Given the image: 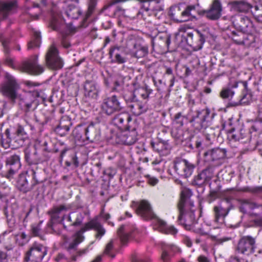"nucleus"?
<instances>
[{"label":"nucleus","instance_id":"f257e3e1","mask_svg":"<svg viewBox=\"0 0 262 262\" xmlns=\"http://www.w3.org/2000/svg\"><path fill=\"white\" fill-rule=\"evenodd\" d=\"M6 81L2 84L1 91L3 95L14 102L18 100V104L23 111L34 110L37 105L36 97L39 94L37 92H29L24 95H19L17 90L18 85L16 80L8 72L5 74Z\"/></svg>","mask_w":262,"mask_h":262},{"label":"nucleus","instance_id":"f03ea898","mask_svg":"<svg viewBox=\"0 0 262 262\" xmlns=\"http://www.w3.org/2000/svg\"><path fill=\"white\" fill-rule=\"evenodd\" d=\"M132 207L136 213L145 220H154V228L162 233L175 234L178 230L173 226H168L163 220L158 218L154 213L149 203L145 200L133 202Z\"/></svg>","mask_w":262,"mask_h":262},{"label":"nucleus","instance_id":"7ed1b4c3","mask_svg":"<svg viewBox=\"0 0 262 262\" xmlns=\"http://www.w3.org/2000/svg\"><path fill=\"white\" fill-rule=\"evenodd\" d=\"M94 230L97 231L95 237L100 240L105 234L106 230L98 220V216H95L88 222L84 224L79 230L76 231L72 235V241L67 247V251L72 253L77 249L78 246L85 239L84 233L87 231Z\"/></svg>","mask_w":262,"mask_h":262},{"label":"nucleus","instance_id":"20e7f679","mask_svg":"<svg viewBox=\"0 0 262 262\" xmlns=\"http://www.w3.org/2000/svg\"><path fill=\"white\" fill-rule=\"evenodd\" d=\"M1 136V143L5 149L11 146L15 148H19L25 145L29 140L28 134L21 125H18L16 128H7Z\"/></svg>","mask_w":262,"mask_h":262},{"label":"nucleus","instance_id":"39448f33","mask_svg":"<svg viewBox=\"0 0 262 262\" xmlns=\"http://www.w3.org/2000/svg\"><path fill=\"white\" fill-rule=\"evenodd\" d=\"M212 119V117L210 116V111L207 108L197 111L192 116L190 120V122L195 129L205 130L203 133L204 135L209 143L215 137L214 129L212 127H209Z\"/></svg>","mask_w":262,"mask_h":262},{"label":"nucleus","instance_id":"423d86ee","mask_svg":"<svg viewBox=\"0 0 262 262\" xmlns=\"http://www.w3.org/2000/svg\"><path fill=\"white\" fill-rule=\"evenodd\" d=\"M71 208V204H63L54 206L48 211V214L50 215V219L48 226L54 233L61 234L62 228L67 231L69 230L68 226L64 222L65 216H62V212L67 211Z\"/></svg>","mask_w":262,"mask_h":262},{"label":"nucleus","instance_id":"0eeeda50","mask_svg":"<svg viewBox=\"0 0 262 262\" xmlns=\"http://www.w3.org/2000/svg\"><path fill=\"white\" fill-rule=\"evenodd\" d=\"M223 128L228 133V137L230 143L232 142H239L242 143H246L251 141L252 139V131L247 132L244 128L243 124L236 122L233 125L231 119L223 124Z\"/></svg>","mask_w":262,"mask_h":262},{"label":"nucleus","instance_id":"6e6552de","mask_svg":"<svg viewBox=\"0 0 262 262\" xmlns=\"http://www.w3.org/2000/svg\"><path fill=\"white\" fill-rule=\"evenodd\" d=\"M25 160L30 166V172H39L41 170L38 165L47 162L50 159V156L47 154H39L37 146L35 145L32 148H26L24 150Z\"/></svg>","mask_w":262,"mask_h":262},{"label":"nucleus","instance_id":"1a4fd4ad","mask_svg":"<svg viewBox=\"0 0 262 262\" xmlns=\"http://www.w3.org/2000/svg\"><path fill=\"white\" fill-rule=\"evenodd\" d=\"M100 109L102 113L105 116H113L124 109L122 97L116 94L105 97L102 100Z\"/></svg>","mask_w":262,"mask_h":262},{"label":"nucleus","instance_id":"9d476101","mask_svg":"<svg viewBox=\"0 0 262 262\" xmlns=\"http://www.w3.org/2000/svg\"><path fill=\"white\" fill-rule=\"evenodd\" d=\"M30 176L28 172L21 173L19 174L17 182L16 187L24 193H27L33 190L35 186L43 182L39 176V172H30Z\"/></svg>","mask_w":262,"mask_h":262},{"label":"nucleus","instance_id":"9b49d317","mask_svg":"<svg viewBox=\"0 0 262 262\" xmlns=\"http://www.w3.org/2000/svg\"><path fill=\"white\" fill-rule=\"evenodd\" d=\"M192 194V191L190 189L181 187V225H183L186 230H191L193 228L191 223H186L184 219V214L189 213L194 207L193 201L191 200Z\"/></svg>","mask_w":262,"mask_h":262},{"label":"nucleus","instance_id":"f8f14e48","mask_svg":"<svg viewBox=\"0 0 262 262\" xmlns=\"http://www.w3.org/2000/svg\"><path fill=\"white\" fill-rule=\"evenodd\" d=\"M5 171L1 169L0 177L9 180L13 179L21 167L20 155L15 154L8 157L5 160Z\"/></svg>","mask_w":262,"mask_h":262},{"label":"nucleus","instance_id":"ddd939ff","mask_svg":"<svg viewBox=\"0 0 262 262\" xmlns=\"http://www.w3.org/2000/svg\"><path fill=\"white\" fill-rule=\"evenodd\" d=\"M111 122L121 131L133 130L135 125L132 117L127 111H121L112 116Z\"/></svg>","mask_w":262,"mask_h":262},{"label":"nucleus","instance_id":"4468645a","mask_svg":"<svg viewBox=\"0 0 262 262\" xmlns=\"http://www.w3.org/2000/svg\"><path fill=\"white\" fill-rule=\"evenodd\" d=\"M233 207L230 199H223L218 205L213 207L214 222L220 226L223 225L225 223V217L228 215L230 210L233 208Z\"/></svg>","mask_w":262,"mask_h":262},{"label":"nucleus","instance_id":"2eb2a0df","mask_svg":"<svg viewBox=\"0 0 262 262\" xmlns=\"http://www.w3.org/2000/svg\"><path fill=\"white\" fill-rule=\"evenodd\" d=\"M47 252L48 249L46 246L35 242L26 252L24 260L26 262H41Z\"/></svg>","mask_w":262,"mask_h":262},{"label":"nucleus","instance_id":"dca6fc26","mask_svg":"<svg viewBox=\"0 0 262 262\" xmlns=\"http://www.w3.org/2000/svg\"><path fill=\"white\" fill-rule=\"evenodd\" d=\"M230 19L233 25L237 30L250 34H253L255 32V28L251 20L248 16L236 14L232 16Z\"/></svg>","mask_w":262,"mask_h":262},{"label":"nucleus","instance_id":"f3484780","mask_svg":"<svg viewBox=\"0 0 262 262\" xmlns=\"http://www.w3.org/2000/svg\"><path fill=\"white\" fill-rule=\"evenodd\" d=\"M47 67L52 70H58L63 66V61L59 56V52L54 44L49 48L45 56Z\"/></svg>","mask_w":262,"mask_h":262},{"label":"nucleus","instance_id":"a211bd4d","mask_svg":"<svg viewBox=\"0 0 262 262\" xmlns=\"http://www.w3.org/2000/svg\"><path fill=\"white\" fill-rule=\"evenodd\" d=\"M255 249V238L251 236H244L239 240L236 250L238 253L249 256L254 253Z\"/></svg>","mask_w":262,"mask_h":262},{"label":"nucleus","instance_id":"6ab92c4d","mask_svg":"<svg viewBox=\"0 0 262 262\" xmlns=\"http://www.w3.org/2000/svg\"><path fill=\"white\" fill-rule=\"evenodd\" d=\"M230 37L237 45H244L247 47H254L255 37L253 34H250L242 31H232Z\"/></svg>","mask_w":262,"mask_h":262},{"label":"nucleus","instance_id":"aec40b11","mask_svg":"<svg viewBox=\"0 0 262 262\" xmlns=\"http://www.w3.org/2000/svg\"><path fill=\"white\" fill-rule=\"evenodd\" d=\"M38 56L34 55L21 63L22 70L31 74L39 75L44 71V68L38 64Z\"/></svg>","mask_w":262,"mask_h":262},{"label":"nucleus","instance_id":"412c9836","mask_svg":"<svg viewBox=\"0 0 262 262\" xmlns=\"http://www.w3.org/2000/svg\"><path fill=\"white\" fill-rule=\"evenodd\" d=\"M241 212L251 216H258L262 214V205L258 204L249 200L241 201L239 206Z\"/></svg>","mask_w":262,"mask_h":262},{"label":"nucleus","instance_id":"4be33fe9","mask_svg":"<svg viewBox=\"0 0 262 262\" xmlns=\"http://www.w3.org/2000/svg\"><path fill=\"white\" fill-rule=\"evenodd\" d=\"M109 58L112 63L123 64L127 60L125 49L121 46H114L110 48Z\"/></svg>","mask_w":262,"mask_h":262},{"label":"nucleus","instance_id":"5701e85b","mask_svg":"<svg viewBox=\"0 0 262 262\" xmlns=\"http://www.w3.org/2000/svg\"><path fill=\"white\" fill-rule=\"evenodd\" d=\"M223 11L222 5L219 0H214L210 6V9L203 10L199 13L200 15H206V17L212 20H215L220 18Z\"/></svg>","mask_w":262,"mask_h":262},{"label":"nucleus","instance_id":"b1692460","mask_svg":"<svg viewBox=\"0 0 262 262\" xmlns=\"http://www.w3.org/2000/svg\"><path fill=\"white\" fill-rule=\"evenodd\" d=\"M86 213L85 212L72 211L68 215L62 214L65 216V220L69 227H77L81 226L83 223Z\"/></svg>","mask_w":262,"mask_h":262},{"label":"nucleus","instance_id":"393cba45","mask_svg":"<svg viewBox=\"0 0 262 262\" xmlns=\"http://www.w3.org/2000/svg\"><path fill=\"white\" fill-rule=\"evenodd\" d=\"M84 95L86 98L96 100L100 90L98 84L93 81L86 80L83 85Z\"/></svg>","mask_w":262,"mask_h":262},{"label":"nucleus","instance_id":"a878e982","mask_svg":"<svg viewBox=\"0 0 262 262\" xmlns=\"http://www.w3.org/2000/svg\"><path fill=\"white\" fill-rule=\"evenodd\" d=\"M157 138L158 141L154 142L151 141L150 142V145L153 149L161 156L168 155L170 152L171 148L168 140L162 139L159 137H158Z\"/></svg>","mask_w":262,"mask_h":262},{"label":"nucleus","instance_id":"bb28decb","mask_svg":"<svg viewBox=\"0 0 262 262\" xmlns=\"http://www.w3.org/2000/svg\"><path fill=\"white\" fill-rule=\"evenodd\" d=\"M61 3H67L68 2H74L77 4L79 3V0H60ZM98 0H88V10L83 17L80 26L85 28L88 26V19L95 12L97 5Z\"/></svg>","mask_w":262,"mask_h":262},{"label":"nucleus","instance_id":"cd10ccee","mask_svg":"<svg viewBox=\"0 0 262 262\" xmlns=\"http://www.w3.org/2000/svg\"><path fill=\"white\" fill-rule=\"evenodd\" d=\"M227 150L225 148H214L209 150L204 154L205 161L213 162L224 159L226 156Z\"/></svg>","mask_w":262,"mask_h":262},{"label":"nucleus","instance_id":"c85d7f7f","mask_svg":"<svg viewBox=\"0 0 262 262\" xmlns=\"http://www.w3.org/2000/svg\"><path fill=\"white\" fill-rule=\"evenodd\" d=\"M193 34L191 29L186 30L181 27V43H185L188 46L192 47L193 50L195 51L202 49L204 41L201 42L198 46H193Z\"/></svg>","mask_w":262,"mask_h":262},{"label":"nucleus","instance_id":"c756f323","mask_svg":"<svg viewBox=\"0 0 262 262\" xmlns=\"http://www.w3.org/2000/svg\"><path fill=\"white\" fill-rule=\"evenodd\" d=\"M128 107L130 112L136 116L146 113L148 110L147 101H140L138 98L133 103L128 104Z\"/></svg>","mask_w":262,"mask_h":262},{"label":"nucleus","instance_id":"7c9ffc66","mask_svg":"<svg viewBox=\"0 0 262 262\" xmlns=\"http://www.w3.org/2000/svg\"><path fill=\"white\" fill-rule=\"evenodd\" d=\"M86 140L90 142H97L101 139V133L99 128L95 127L93 122H91L86 127Z\"/></svg>","mask_w":262,"mask_h":262},{"label":"nucleus","instance_id":"2f4dec72","mask_svg":"<svg viewBox=\"0 0 262 262\" xmlns=\"http://www.w3.org/2000/svg\"><path fill=\"white\" fill-rule=\"evenodd\" d=\"M180 158L176 157L169 166L168 172L172 179L177 184H180L179 167Z\"/></svg>","mask_w":262,"mask_h":262},{"label":"nucleus","instance_id":"473e14b6","mask_svg":"<svg viewBox=\"0 0 262 262\" xmlns=\"http://www.w3.org/2000/svg\"><path fill=\"white\" fill-rule=\"evenodd\" d=\"M162 253L161 260L163 262H168L171 257L178 251V249L173 245L162 243L161 246Z\"/></svg>","mask_w":262,"mask_h":262},{"label":"nucleus","instance_id":"72a5a7b5","mask_svg":"<svg viewBox=\"0 0 262 262\" xmlns=\"http://www.w3.org/2000/svg\"><path fill=\"white\" fill-rule=\"evenodd\" d=\"M180 112L177 113L174 117V119L172 122V128L171 134L172 137L175 139L177 144L180 143Z\"/></svg>","mask_w":262,"mask_h":262},{"label":"nucleus","instance_id":"f704fd0d","mask_svg":"<svg viewBox=\"0 0 262 262\" xmlns=\"http://www.w3.org/2000/svg\"><path fill=\"white\" fill-rule=\"evenodd\" d=\"M136 231V229L134 228L131 231H129L127 229V227L122 225L118 229L117 233L120 237L122 243L125 245L129 238L133 237Z\"/></svg>","mask_w":262,"mask_h":262},{"label":"nucleus","instance_id":"c9c22d12","mask_svg":"<svg viewBox=\"0 0 262 262\" xmlns=\"http://www.w3.org/2000/svg\"><path fill=\"white\" fill-rule=\"evenodd\" d=\"M71 125L72 122L70 120L62 119L59 124L55 128L54 131L59 136H64L69 132Z\"/></svg>","mask_w":262,"mask_h":262},{"label":"nucleus","instance_id":"e433bc0d","mask_svg":"<svg viewBox=\"0 0 262 262\" xmlns=\"http://www.w3.org/2000/svg\"><path fill=\"white\" fill-rule=\"evenodd\" d=\"M232 10L239 12H247L251 8L249 3L242 1H235L229 3Z\"/></svg>","mask_w":262,"mask_h":262},{"label":"nucleus","instance_id":"4c0bfd02","mask_svg":"<svg viewBox=\"0 0 262 262\" xmlns=\"http://www.w3.org/2000/svg\"><path fill=\"white\" fill-rule=\"evenodd\" d=\"M18 209V206L16 204L13 203L10 207V213L8 210V208H5V214L7 218L8 224L10 227H13L15 224V220L14 215L16 213Z\"/></svg>","mask_w":262,"mask_h":262},{"label":"nucleus","instance_id":"58836bf2","mask_svg":"<svg viewBox=\"0 0 262 262\" xmlns=\"http://www.w3.org/2000/svg\"><path fill=\"white\" fill-rule=\"evenodd\" d=\"M63 7L65 9V14L67 17L72 19H78L82 14L81 10L71 3L68 4L66 8Z\"/></svg>","mask_w":262,"mask_h":262},{"label":"nucleus","instance_id":"ea45409f","mask_svg":"<svg viewBox=\"0 0 262 262\" xmlns=\"http://www.w3.org/2000/svg\"><path fill=\"white\" fill-rule=\"evenodd\" d=\"M86 127L85 124H79L74 128L72 135L75 140L81 142L86 140Z\"/></svg>","mask_w":262,"mask_h":262},{"label":"nucleus","instance_id":"a19ab883","mask_svg":"<svg viewBox=\"0 0 262 262\" xmlns=\"http://www.w3.org/2000/svg\"><path fill=\"white\" fill-rule=\"evenodd\" d=\"M196 6L189 5L185 10L181 13V22H185L188 20H192L195 18Z\"/></svg>","mask_w":262,"mask_h":262},{"label":"nucleus","instance_id":"79ce46f5","mask_svg":"<svg viewBox=\"0 0 262 262\" xmlns=\"http://www.w3.org/2000/svg\"><path fill=\"white\" fill-rule=\"evenodd\" d=\"M237 86L238 82L237 81H234L233 83L231 82H230L228 88L223 89L221 91L220 93L221 97L224 99H231L235 93L232 89L236 88Z\"/></svg>","mask_w":262,"mask_h":262},{"label":"nucleus","instance_id":"37998d69","mask_svg":"<svg viewBox=\"0 0 262 262\" xmlns=\"http://www.w3.org/2000/svg\"><path fill=\"white\" fill-rule=\"evenodd\" d=\"M24 120L26 123L30 127L32 130H34V122L39 123V120L33 113V110L26 111H24Z\"/></svg>","mask_w":262,"mask_h":262},{"label":"nucleus","instance_id":"c03bdc74","mask_svg":"<svg viewBox=\"0 0 262 262\" xmlns=\"http://www.w3.org/2000/svg\"><path fill=\"white\" fill-rule=\"evenodd\" d=\"M133 91L137 98H138V99L142 98L144 100L147 99L149 95L152 92V90L149 89L147 86L136 88L134 89Z\"/></svg>","mask_w":262,"mask_h":262},{"label":"nucleus","instance_id":"a18cd8bd","mask_svg":"<svg viewBox=\"0 0 262 262\" xmlns=\"http://www.w3.org/2000/svg\"><path fill=\"white\" fill-rule=\"evenodd\" d=\"M134 129L133 130H126L127 132L124 135L125 139H124V143L125 144L131 145L134 144L137 140V133L136 132V128L135 125L133 126Z\"/></svg>","mask_w":262,"mask_h":262},{"label":"nucleus","instance_id":"49530a36","mask_svg":"<svg viewBox=\"0 0 262 262\" xmlns=\"http://www.w3.org/2000/svg\"><path fill=\"white\" fill-rule=\"evenodd\" d=\"M41 42L40 33L38 31L33 32L32 39L28 43V49L31 50L39 47Z\"/></svg>","mask_w":262,"mask_h":262},{"label":"nucleus","instance_id":"de8ad7c7","mask_svg":"<svg viewBox=\"0 0 262 262\" xmlns=\"http://www.w3.org/2000/svg\"><path fill=\"white\" fill-rule=\"evenodd\" d=\"M152 13L154 11L152 10H139L137 14V18L142 19L147 23H152L153 20L150 17L152 16Z\"/></svg>","mask_w":262,"mask_h":262},{"label":"nucleus","instance_id":"09e8293b","mask_svg":"<svg viewBox=\"0 0 262 262\" xmlns=\"http://www.w3.org/2000/svg\"><path fill=\"white\" fill-rule=\"evenodd\" d=\"M181 162H183L184 163V177L185 178H187L192 175L195 168V166L193 164L189 162L188 160L185 159H181Z\"/></svg>","mask_w":262,"mask_h":262},{"label":"nucleus","instance_id":"8fccbe9b","mask_svg":"<svg viewBox=\"0 0 262 262\" xmlns=\"http://www.w3.org/2000/svg\"><path fill=\"white\" fill-rule=\"evenodd\" d=\"M180 11V4L172 6L170 7L168 12V15L171 19L176 23H179L180 21L177 18Z\"/></svg>","mask_w":262,"mask_h":262},{"label":"nucleus","instance_id":"3c124183","mask_svg":"<svg viewBox=\"0 0 262 262\" xmlns=\"http://www.w3.org/2000/svg\"><path fill=\"white\" fill-rule=\"evenodd\" d=\"M32 210L33 208L32 206H31L28 210H26L25 208H23L18 214L19 220L23 222V225L25 226L27 225V223L28 221V216L32 212Z\"/></svg>","mask_w":262,"mask_h":262},{"label":"nucleus","instance_id":"603ef678","mask_svg":"<svg viewBox=\"0 0 262 262\" xmlns=\"http://www.w3.org/2000/svg\"><path fill=\"white\" fill-rule=\"evenodd\" d=\"M94 242H92L86 247L77 251L76 250L75 254H73L71 256L72 259L75 261L78 257H81L87 254L89 251L92 249L91 245Z\"/></svg>","mask_w":262,"mask_h":262},{"label":"nucleus","instance_id":"864d4df0","mask_svg":"<svg viewBox=\"0 0 262 262\" xmlns=\"http://www.w3.org/2000/svg\"><path fill=\"white\" fill-rule=\"evenodd\" d=\"M114 241L111 239L106 245L104 253L111 257L112 258H115L116 256L115 250L114 246Z\"/></svg>","mask_w":262,"mask_h":262},{"label":"nucleus","instance_id":"5fc2aeb1","mask_svg":"<svg viewBox=\"0 0 262 262\" xmlns=\"http://www.w3.org/2000/svg\"><path fill=\"white\" fill-rule=\"evenodd\" d=\"M122 97L128 106V104H131L135 101L137 98L136 95H134V91L124 92L122 95Z\"/></svg>","mask_w":262,"mask_h":262},{"label":"nucleus","instance_id":"6e6d98bb","mask_svg":"<svg viewBox=\"0 0 262 262\" xmlns=\"http://www.w3.org/2000/svg\"><path fill=\"white\" fill-rule=\"evenodd\" d=\"M250 130L252 131V133L255 132L257 134H262V119L257 118L251 126Z\"/></svg>","mask_w":262,"mask_h":262},{"label":"nucleus","instance_id":"4d7b16f0","mask_svg":"<svg viewBox=\"0 0 262 262\" xmlns=\"http://www.w3.org/2000/svg\"><path fill=\"white\" fill-rule=\"evenodd\" d=\"M246 191L258 195L262 198V186L248 187L245 188Z\"/></svg>","mask_w":262,"mask_h":262},{"label":"nucleus","instance_id":"13d9d810","mask_svg":"<svg viewBox=\"0 0 262 262\" xmlns=\"http://www.w3.org/2000/svg\"><path fill=\"white\" fill-rule=\"evenodd\" d=\"M42 222V221H40L38 224H33L31 226L32 233L34 236L41 237V226Z\"/></svg>","mask_w":262,"mask_h":262},{"label":"nucleus","instance_id":"bf43d9fd","mask_svg":"<svg viewBox=\"0 0 262 262\" xmlns=\"http://www.w3.org/2000/svg\"><path fill=\"white\" fill-rule=\"evenodd\" d=\"M253 15L258 21L262 23V5L254 7Z\"/></svg>","mask_w":262,"mask_h":262},{"label":"nucleus","instance_id":"052dcab7","mask_svg":"<svg viewBox=\"0 0 262 262\" xmlns=\"http://www.w3.org/2000/svg\"><path fill=\"white\" fill-rule=\"evenodd\" d=\"M207 181L204 174L201 172L194 177L193 183L195 185L201 186Z\"/></svg>","mask_w":262,"mask_h":262},{"label":"nucleus","instance_id":"680f3d73","mask_svg":"<svg viewBox=\"0 0 262 262\" xmlns=\"http://www.w3.org/2000/svg\"><path fill=\"white\" fill-rule=\"evenodd\" d=\"M213 172L214 169L211 167H208L202 171V173L204 174V177L207 181H210L213 178Z\"/></svg>","mask_w":262,"mask_h":262},{"label":"nucleus","instance_id":"e2e57ef3","mask_svg":"<svg viewBox=\"0 0 262 262\" xmlns=\"http://www.w3.org/2000/svg\"><path fill=\"white\" fill-rule=\"evenodd\" d=\"M164 10V6L160 5L158 8H155L152 9V11H154V13H152V16L151 17H156L158 19L161 18L163 16V13L161 12Z\"/></svg>","mask_w":262,"mask_h":262},{"label":"nucleus","instance_id":"0e129e2a","mask_svg":"<svg viewBox=\"0 0 262 262\" xmlns=\"http://www.w3.org/2000/svg\"><path fill=\"white\" fill-rule=\"evenodd\" d=\"M50 25L53 30L58 32L61 31L63 26L62 24L59 22L58 20H56L54 18L52 20Z\"/></svg>","mask_w":262,"mask_h":262},{"label":"nucleus","instance_id":"69168bd1","mask_svg":"<svg viewBox=\"0 0 262 262\" xmlns=\"http://www.w3.org/2000/svg\"><path fill=\"white\" fill-rule=\"evenodd\" d=\"M251 100L252 95L250 93L247 92L246 94H243L240 99L239 103L241 104H247L251 102Z\"/></svg>","mask_w":262,"mask_h":262},{"label":"nucleus","instance_id":"338daca9","mask_svg":"<svg viewBox=\"0 0 262 262\" xmlns=\"http://www.w3.org/2000/svg\"><path fill=\"white\" fill-rule=\"evenodd\" d=\"M123 82L119 80H116L114 82L112 91L114 92H119L123 89Z\"/></svg>","mask_w":262,"mask_h":262},{"label":"nucleus","instance_id":"774afa93","mask_svg":"<svg viewBox=\"0 0 262 262\" xmlns=\"http://www.w3.org/2000/svg\"><path fill=\"white\" fill-rule=\"evenodd\" d=\"M104 173L110 178H112L116 174V170L113 167H108L104 170Z\"/></svg>","mask_w":262,"mask_h":262}]
</instances>
